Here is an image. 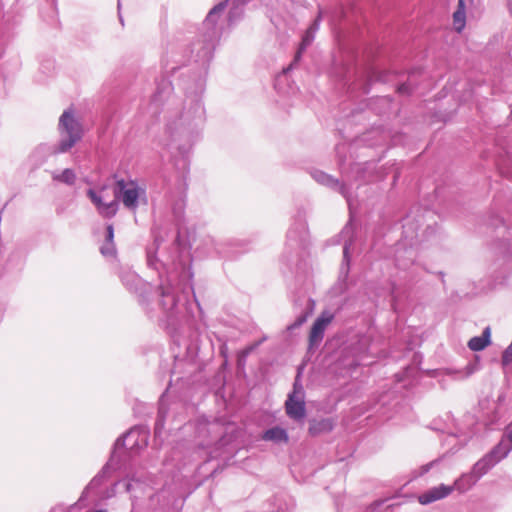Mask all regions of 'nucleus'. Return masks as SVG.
<instances>
[{"label": "nucleus", "mask_w": 512, "mask_h": 512, "mask_svg": "<svg viewBox=\"0 0 512 512\" xmlns=\"http://www.w3.org/2000/svg\"><path fill=\"white\" fill-rule=\"evenodd\" d=\"M475 483L476 479L473 475H463L458 478L452 486L454 487V490L462 493L469 490Z\"/></svg>", "instance_id": "f8f14e48"}, {"label": "nucleus", "mask_w": 512, "mask_h": 512, "mask_svg": "<svg viewBox=\"0 0 512 512\" xmlns=\"http://www.w3.org/2000/svg\"><path fill=\"white\" fill-rule=\"evenodd\" d=\"M509 440L512 442V431L510 432L509 436H508Z\"/></svg>", "instance_id": "aec40b11"}, {"label": "nucleus", "mask_w": 512, "mask_h": 512, "mask_svg": "<svg viewBox=\"0 0 512 512\" xmlns=\"http://www.w3.org/2000/svg\"><path fill=\"white\" fill-rule=\"evenodd\" d=\"M117 185L122 194V202L125 207L135 209L139 198V188L134 182L126 183L124 180H119Z\"/></svg>", "instance_id": "39448f33"}, {"label": "nucleus", "mask_w": 512, "mask_h": 512, "mask_svg": "<svg viewBox=\"0 0 512 512\" xmlns=\"http://www.w3.org/2000/svg\"><path fill=\"white\" fill-rule=\"evenodd\" d=\"M319 18H320V15L315 20L313 25L306 31V34H305V36L302 39V42H301V45H300V49L297 52L296 58L299 57L301 51L304 50L310 44V42L313 40V34H314L315 30H317V28H318V20H319Z\"/></svg>", "instance_id": "ddd939ff"}, {"label": "nucleus", "mask_w": 512, "mask_h": 512, "mask_svg": "<svg viewBox=\"0 0 512 512\" xmlns=\"http://www.w3.org/2000/svg\"><path fill=\"white\" fill-rule=\"evenodd\" d=\"M263 439L269 440V441H275V442H287L288 435L283 428L274 427V428L267 430L264 433Z\"/></svg>", "instance_id": "9b49d317"}, {"label": "nucleus", "mask_w": 512, "mask_h": 512, "mask_svg": "<svg viewBox=\"0 0 512 512\" xmlns=\"http://www.w3.org/2000/svg\"><path fill=\"white\" fill-rule=\"evenodd\" d=\"M105 191V188H101L100 194H98L93 189H89L87 191V195L90 198V200L93 202V204L96 206L99 214L105 218H111L113 217L117 211H118V202L117 198L118 195H114V199L110 202H104V195L103 192Z\"/></svg>", "instance_id": "7ed1b4c3"}, {"label": "nucleus", "mask_w": 512, "mask_h": 512, "mask_svg": "<svg viewBox=\"0 0 512 512\" xmlns=\"http://www.w3.org/2000/svg\"><path fill=\"white\" fill-rule=\"evenodd\" d=\"M285 409L287 415L294 420H302L306 415L304 394L296 383L294 384L293 392L285 403Z\"/></svg>", "instance_id": "f03ea898"}, {"label": "nucleus", "mask_w": 512, "mask_h": 512, "mask_svg": "<svg viewBox=\"0 0 512 512\" xmlns=\"http://www.w3.org/2000/svg\"><path fill=\"white\" fill-rule=\"evenodd\" d=\"M94 512H107V510L100 509V510H97V511H94Z\"/></svg>", "instance_id": "412c9836"}, {"label": "nucleus", "mask_w": 512, "mask_h": 512, "mask_svg": "<svg viewBox=\"0 0 512 512\" xmlns=\"http://www.w3.org/2000/svg\"><path fill=\"white\" fill-rule=\"evenodd\" d=\"M224 6L223 5H218L216 7H214L211 11H210V15H212L213 13H216V12H219L221 10H223Z\"/></svg>", "instance_id": "f3484780"}, {"label": "nucleus", "mask_w": 512, "mask_h": 512, "mask_svg": "<svg viewBox=\"0 0 512 512\" xmlns=\"http://www.w3.org/2000/svg\"><path fill=\"white\" fill-rule=\"evenodd\" d=\"M495 459L492 455H488L481 460H479L473 468V472L471 475L476 479V481L485 475L495 464Z\"/></svg>", "instance_id": "6e6552de"}, {"label": "nucleus", "mask_w": 512, "mask_h": 512, "mask_svg": "<svg viewBox=\"0 0 512 512\" xmlns=\"http://www.w3.org/2000/svg\"><path fill=\"white\" fill-rule=\"evenodd\" d=\"M304 321H305V318H301V319H299V321H298V325H301Z\"/></svg>", "instance_id": "6ab92c4d"}, {"label": "nucleus", "mask_w": 512, "mask_h": 512, "mask_svg": "<svg viewBox=\"0 0 512 512\" xmlns=\"http://www.w3.org/2000/svg\"><path fill=\"white\" fill-rule=\"evenodd\" d=\"M398 92L400 93H403V92H407V86L406 85H401L398 87Z\"/></svg>", "instance_id": "a211bd4d"}, {"label": "nucleus", "mask_w": 512, "mask_h": 512, "mask_svg": "<svg viewBox=\"0 0 512 512\" xmlns=\"http://www.w3.org/2000/svg\"><path fill=\"white\" fill-rule=\"evenodd\" d=\"M333 429V422L330 419L312 420L309 425V434L311 436H318L320 434L328 433Z\"/></svg>", "instance_id": "1a4fd4ad"}, {"label": "nucleus", "mask_w": 512, "mask_h": 512, "mask_svg": "<svg viewBox=\"0 0 512 512\" xmlns=\"http://www.w3.org/2000/svg\"><path fill=\"white\" fill-rule=\"evenodd\" d=\"M334 316L330 312H322V314L313 323L309 333V344L313 346L318 344L324 336L326 327L332 322Z\"/></svg>", "instance_id": "20e7f679"}, {"label": "nucleus", "mask_w": 512, "mask_h": 512, "mask_svg": "<svg viewBox=\"0 0 512 512\" xmlns=\"http://www.w3.org/2000/svg\"><path fill=\"white\" fill-rule=\"evenodd\" d=\"M453 491H454L453 486L440 484L439 486L433 487L430 490L419 495L418 501L422 505H427L429 503L435 502L437 500H441V499L449 496Z\"/></svg>", "instance_id": "423d86ee"}, {"label": "nucleus", "mask_w": 512, "mask_h": 512, "mask_svg": "<svg viewBox=\"0 0 512 512\" xmlns=\"http://www.w3.org/2000/svg\"><path fill=\"white\" fill-rule=\"evenodd\" d=\"M466 25V5L465 0H458L457 8L453 13L454 29L460 33Z\"/></svg>", "instance_id": "0eeeda50"}, {"label": "nucleus", "mask_w": 512, "mask_h": 512, "mask_svg": "<svg viewBox=\"0 0 512 512\" xmlns=\"http://www.w3.org/2000/svg\"><path fill=\"white\" fill-rule=\"evenodd\" d=\"M491 331L486 327L481 336L473 337L468 342V347L472 351H481L490 344Z\"/></svg>", "instance_id": "9d476101"}, {"label": "nucleus", "mask_w": 512, "mask_h": 512, "mask_svg": "<svg viewBox=\"0 0 512 512\" xmlns=\"http://www.w3.org/2000/svg\"><path fill=\"white\" fill-rule=\"evenodd\" d=\"M55 179L67 184H73L75 181V174L72 170L65 169L60 175L55 176Z\"/></svg>", "instance_id": "4468645a"}, {"label": "nucleus", "mask_w": 512, "mask_h": 512, "mask_svg": "<svg viewBox=\"0 0 512 512\" xmlns=\"http://www.w3.org/2000/svg\"><path fill=\"white\" fill-rule=\"evenodd\" d=\"M113 238H114L113 226L112 225H108L107 226L106 241L109 243L110 246H112V244H114Z\"/></svg>", "instance_id": "dca6fc26"}, {"label": "nucleus", "mask_w": 512, "mask_h": 512, "mask_svg": "<svg viewBox=\"0 0 512 512\" xmlns=\"http://www.w3.org/2000/svg\"><path fill=\"white\" fill-rule=\"evenodd\" d=\"M115 252L114 244L112 246L106 241L105 245L101 247V253L105 256L113 255Z\"/></svg>", "instance_id": "2eb2a0df"}, {"label": "nucleus", "mask_w": 512, "mask_h": 512, "mask_svg": "<svg viewBox=\"0 0 512 512\" xmlns=\"http://www.w3.org/2000/svg\"><path fill=\"white\" fill-rule=\"evenodd\" d=\"M72 109L65 110L59 119V130L61 140L58 145V152L70 150L82 137V128L75 119Z\"/></svg>", "instance_id": "f257e3e1"}]
</instances>
